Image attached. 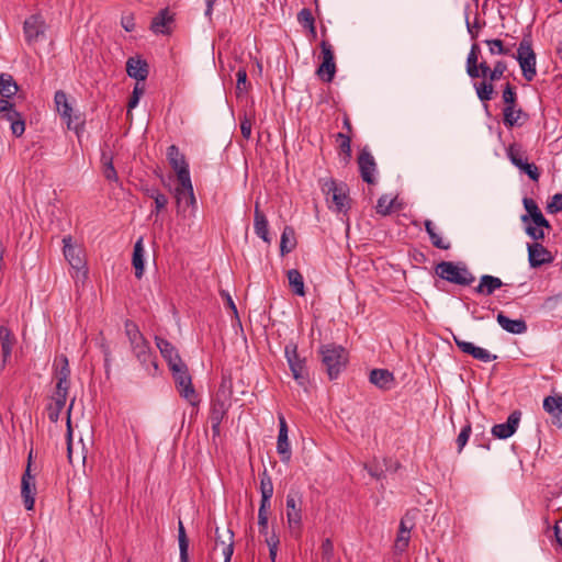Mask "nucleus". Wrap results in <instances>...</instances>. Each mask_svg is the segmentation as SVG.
<instances>
[{"instance_id":"1","label":"nucleus","mask_w":562,"mask_h":562,"mask_svg":"<svg viewBox=\"0 0 562 562\" xmlns=\"http://www.w3.org/2000/svg\"><path fill=\"white\" fill-rule=\"evenodd\" d=\"M481 49L477 44H473L467 57V74L470 78L476 79L483 77L488 79L474 83L476 95L482 102L492 100L494 94L493 81L499 80L507 70V64L504 60L495 63L491 69L486 61L479 63Z\"/></svg>"},{"instance_id":"2","label":"nucleus","mask_w":562,"mask_h":562,"mask_svg":"<svg viewBox=\"0 0 562 562\" xmlns=\"http://www.w3.org/2000/svg\"><path fill=\"white\" fill-rule=\"evenodd\" d=\"M322 363L330 380L337 379L348 362L347 350L335 344L323 345L319 348Z\"/></svg>"},{"instance_id":"3","label":"nucleus","mask_w":562,"mask_h":562,"mask_svg":"<svg viewBox=\"0 0 562 562\" xmlns=\"http://www.w3.org/2000/svg\"><path fill=\"white\" fill-rule=\"evenodd\" d=\"M435 273L450 283L467 286L474 282L475 277L463 262L441 261L436 265Z\"/></svg>"},{"instance_id":"4","label":"nucleus","mask_w":562,"mask_h":562,"mask_svg":"<svg viewBox=\"0 0 562 562\" xmlns=\"http://www.w3.org/2000/svg\"><path fill=\"white\" fill-rule=\"evenodd\" d=\"M284 355L294 380L306 390L310 383V374L306 368V359L299 356L296 344H288L284 348Z\"/></svg>"},{"instance_id":"5","label":"nucleus","mask_w":562,"mask_h":562,"mask_svg":"<svg viewBox=\"0 0 562 562\" xmlns=\"http://www.w3.org/2000/svg\"><path fill=\"white\" fill-rule=\"evenodd\" d=\"M322 191L327 202H331L337 212L347 210L349 205L348 188L346 183H337L334 179L322 180Z\"/></svg>"},{"instance_id":"6","label":"nucleus","mask_w":562,"mask_h":562,"mask_svg":"<svg viewBox=\"0 0 562 562\" xmlns=\"http://www.w3.org/2000/svg\"><path fill=\"white\" fill-rule=\"evenodd\" d=\"M54 103L57 112L66 122L67 127L79 134L83 127L85 121L80 114H72V106L68 101L67 94L63 90L55 92Z\"/></svg>"},{"instance_id":"7","label":"nucleus","mask_w":562,"mask_h":562,"mask_svg":"<svg viewBox=\"0 0 562 562\" xmlns=\"http://www.w3.org/2000/svg\"><path fill=\"white\" fill-rule=\"evenodd\" d=\"M522 71V76L527 81L533 80L536 77V54L532 49L531 42L522 38L519 43L516 56Z\"/></svg>"},{"instance_id":"8","label":"nucleus","mask_w":562,"mask_h":562,"mask_svg":"<svg viewBox=\"0 0 562 562\" xmlns=\"http://www.w3.org/2000/svg\"><path fill=\"white\" fill-rule=\"evenodd\" d=\"M175 379L177 389L180 395L186 398L190 404L195 405L198 403V395L192 385V379L188 371L186 363L180 364L170 370Z\"/></svg>"},{"instance_id":"9","label":"nucleus","mask_w":562,"mask_h":562,"mask_svg":"<svg viewBox=\"0 0 562 562\" xmlns=\"http://www.w3.org/2000/svg\"><path fill=\"white\" fill-rule=\"evenodd\" d=\"M47 25L41 14L29 16L23 23V33L29 45H33L45 36Z\"/></svg>"},{"instance_id":"10","label":"nucleus","mask_w":562,"mask_h":562,"mask_svg":"<svg viewBox=\"0 0 562 562\" xmlns=\"http://www.w3.org/2000/svg\"><path fill=\"white\" fill-rule=\"evenodd\" d=\"M167 158L177 173L178 181L186 182L187 178H190V171L184 155L180 153L176 145H170L167 148Z\"/></svg>"},{"instance_id":"11","label":"nucleus","mask_w":562,"mask_h":562,"mask_svg":"<svg viewBox=\"0 0 562 562\" xmlns=\"http://www.w3.org/2000/svg\"><path fill=\"white\" fill-rule=\"evenodd\" d=\"M286 520L290 528H299L302 524V497L299 493L286 495Z\"/></svg>"},{"instance_id":"12","label":"nucleus","mask_w":562,"mask_h":562,"mask_svg":"<svg viewBox=\"0 0 562 562\" xmlns=\"http://www.w3.org/2000/svg\"><path fill=\"white\" fill-rule=\"evenodd\" d=\"M63 252L65 259L68 261L71 268L76 269L77 271L83 269L86 267V262L82 257L81 247L72 244V238L70 235H67L63 238Z\"/></svg>"},{"instance_id":"13","label":"nucleus","mask_w":562,"mask_h":562,"mask_svg":"<svg viewBox=\"0 0 562 562\" xmlns=\"http://www.w3.org/2000/svg\"><path fill=\"white\" fill-rule=\"evenodd\" d=\"M521 412L514 411L509 414L507 422L503 424H497L492 427V435L498 439H507L512 437L520 423Z\"/></svg>"},{"instance_id":"14","label":"nucleus","mask_w":562,"mask_h":562,"mask_svg":"<svg viewBox=\"0 0 562 562\" xmlns=\"http://www.w3.org/2000/svg\"><path fill=\"white\" fill-rule=\"evenodd\" d=\"M55 378H56L55 390L69 392L70 368H69L68 358L65 355L58 356L55 360Z\"/></svg>"},{"instance_id":"15","label":"nucleus","mask_w":562,"mask_h":562,"mask_svg":"<svg viewBox=\"0 0 562 562\" xmlns=\"http://www.w3.org/2000/svg\"><path fill=\"white\" fill-rule=\"evenodd\" d=\"M35 492V476L29 473V468H26L21 480V496L27 510H32L34 508Z\"/></svg>"},{"instance_id":"16","label":"nucleus","mask_w":562,"mask_h":562,"mask_svg":"<svg viewBox=\"0 0 562 562\" xmlns=\"http://www.w3.org/2000/svg\"><path fill=\"white\" fill-rule=\"evenodd\" d=\"M155 341L162 358L167 361L170 370L184 363L180 358L176 347L167 339L157 336Z\"/></svg>"},{"instance_id":"17","label":"nucleus","mask_w":562,"mask_h":562,"mask_svg":"<svg viewBox=\"0 0 562 562\" xmlns=\"http://www.w3.org/2000/svg\"><path fill=\"white\" fill-rule=\"evenodd\" d=\"M453 340L462 352L471 355L474 359L482 362H491L497 358L495 355H491L488 350L476 347L472 342L462 340L457 336H453Z\"/></svg>"},{"instance_id":"18","label":"nucleus","mask_w":562,"mask_h":562,"mask_svg":"<svg viewBox=\"0 0 562 562\" xmlns=\"http://www.w3.org/2000/svg\"><path fill=\"white\" fill-rule=\"evenodd\" d=\"M229 393L218 391L212 402L210 422H223L229 407Z\"/></svg>"},{"instance_id":"19","label":"nucleus","mask_w":562,"mask_h":562,"mask_svg":"<svg viewBox=\"0 0 562 562\" xmlns=\"http://www.w3.org/2000/svg\"><path fill=\"white\" fill-rule=\"evenodd\" d=\"M358 165L362 180L369 184H373L375 181L374 172L376 164L373 156L367 149H363L359 154Z\"/></svg>"},{"instance_id":"20","label":"nucleus","mask_w":562,"mask_h":562,"mask_svg":"<svg viewBox=\"0 0 562 562\" xmlns=\"http://www.w3.org/2000/svg\"><path fill=\"white\" fill-rule=\"evenodd\" d=\"M279 435L277 441V451L281 456L282 462H289L291 459V448L288 437V425L283 415H279Z\"/></svg>"},{"instance_id":"21","label":"nucleus","mask_w":562,"mask_h":562,"mask_svg":"<svg viewBox=\"0 0 562 562\" xmlns=\"http://www.w3.org/2000/svg\"><path fill=\"white\" fill-rule=\"evenodd\" d=\"M131 349L136 359L143 364H151L155 370H157V362L153 359V352L149 347L148 341L145 337L140 338L139 341H135L131 344Z\"/></svg>"},{"instance_id":"22","label":"nucleus","mask_w":562,"mask_h":562,"mask_svg":"<svg viewBox=\"0 0 562 562\" xmlns=\"http://www.w3.org/2000/svg\"><path fill=\"white\" fill-rule=\"evenodd\" d=\"M176 202L179 207L195 205V196L191 178H187L186 182H179V187L175 190Z\"/></svg>"},{"instance_id":"23","label":"nucleus","mask_w":562,"mask_h":562,"mask_svg":"<svg viewBox=\"0 0 562 562\" xmlns=\"http://www.w3.org/2000/svg\"><path fill=\"white\" fill-rule=\"evenodd\" d=\"M528 259L532 268L540 267L552 261L550 251L539 243L528 245Z\"/></svg>"},{"instance_id":"24","label":"nucleus","mask_w":562,"mask_h":562,"mask_svg":"<svg viewBox=\"0 0 562 562\" xmlns=\"http://www.w3.org/2000/svg\"><path fill=\"white\" fill-rule=\"evenodd\" d=\"M67 397V391L55 390L52 394L50 403L47 406V415L52 423L58 422L60 413L66 405Z\"/></svg>"},{"instance_id":"25","label":"nucleus","mask_w":562,"mask_h":562,"mask_svg":"<svg viewBox=\"0 0 562 562\" xmlns=\"http://www.w3.org/2000/svg\"><path fill=\"white\" fill-rule=\"evenodd\" d=\"M126 72L138 82L145 81L149 72L148 64L140 57H130L126 61Z\"/></svg>"},{"instance_id":"26","label":"nucleus","mask_w":562,"mask_h":562,"mask_svg":"<svg viewBox=\"0 0 562 562\" xmlns=\"http://www.w3.org/2000/svg\"><path fill=\"white\" fill-rule=\"evenodd\" d=\"M269 223L265 213L260 210L259 203L256 202L254 211V229L258 237L265 243L270 244L271 239L269 236Z\"/></svg>"},{"instance_id":"27","label":"nucleus","mask_w":562,"mask_h":562,"mask_svg":"<svg viewBox=\"0 0 562 562\" xmlns=\"http://www.w3.org/2000/svg\"><path fill=\"white\" fill-rule=\"evenodd\" d=\"M528 120V114L525 113L520 108L505 106L503 109V122L505 126L512 128L514 126H521Z\"/></svg>"},{"instance_id":"28","label":"nucleus","mask_w":562,"mask_h":562,"mask_svg":"<svg viewBox=\"0 0 562 562\" xmlns=\"http://www.w3.org/2000/svg\"><path fill=\"white\" fill-rule=\"evenodd\" d=\"M496 319L499 326L507 333L520 335L527 331L528 327L522 318L510 319L504 313L501 312L497 314Z\"/></svg>"},{"instance_id":"29","label":"nucleus","mask_w":562,"mask_h":562,"mask_svg":"<svg viewBox=\"0 0 562 562\" xmlns=\"http://www.w3.org/2000/svg\"><path fill=\"white\" fill-rule=\"evenodd\" d=\"M503 286L499 278L490 274H484L480 279V283L474 288V292L482 295H492L495 290Z\"/></svg>"},{"instance_id":"30","label":"nucleus","mask_w":562,"mask_h":562,"mask_svg":"<svg viewBox=\"0 0 562 562\" xmlns=\"http://www.w3.org/2000/svg\"><path fill=\"white\" fill-rule=\"evenodd\" d=\"M369 380L380 389L389 390L394 382L393 373L386 369H373L370 372Z\"/></svg>"},{"instance_id":"31","label":"nucleus","mask_w":562,"mask_h":562,"mask_svg":"<svg viewBox=\"0 0 562 562\" xmlns=\"http://www.w3.org/2000/svg\"><path fill=\"white\" fill-rule=\"evenodd\" d=\"M260 493L261 502L259 507L270 508V499L273 495V483L266 469L260 474Z\"/></svg>"},{"instance_id":"32","label":"nucleus","mask_w":562,"mask_h":562,"mask_svg":"<svg viewBox=\"0 0 562 562\" xmlns=\"http://www.w3.org/2000/svg\"><path fill=\"white\" fill-rule=\"evenodd\" d=\"M425 229L434 247L442 250H448L451 248V243L445 239L441 234L437 232L435 224L430 220L425 221Z\"/></svg>"},{"instance_id":"33","label":"nucleus","mask_w":562,"mask_h":562,"mask_svg":"<svg viewBox=\"0 0 562 562\" xmlns=\"http://www.w3.org/2000/svg\"><path fill=\"white\" fill-rule=\"evenodd\" d=\"M144 255L145 249L143 245V237L138 238V240L134 245L132 265L135 269V277L140 279L144 274Z\"/></svg>"},{"instance_id":"34","label":"nucleus","mask_w":562,"mask_h":562,"mask_svg":"<svg viewBox=\"0 0 562 562\" xmlns=\"http://www.w3.org/2000/svg\"><path fill=\"white\" fill-rule=\"evenodd\" d=\"M16 339L11 331V329L5 326H0V344H1V352L3 358H10L12 348L15 344Z\"/></svg>"},{"instance_id":"35","label":"nucleus","mask_w":562,"mask_h":562,"mask_svg":"<svg viewBox=\"0 0 562 562\" xmlns=\"http://www.w3.org/2000/svg\"><path fill=\"white\" fill-rule=\"evenodd\" d=\"M19 87L9 74L0 75V94L2 98L11 99L18 92Z\"/></svg>"},{"instance_id":"36","label":"nucleus","mask_w":562,"mask_h":562,"mask_svg":"<svg viewBox=\"0 0 562 562\" xmlns=\"http://www.w3.org/2000/svg\"><path fill=\"white\" fill-rule=\"evenodd\" d=\"M286 277L289 280V284L292 289V292L299 296L305 295V288H304V279L302 273L296 269H290L286 272Z\"/></svg>"},{"instance_id":"37","label":"nucleus","mask_w":562,"mask_h":562,"mask_svg":"<svg viewBox=\"0 0 562 562\" xmlns=\"http://www.w3.org/2000/svg\"><path fill=\"white\" fill-rule=\"evenodd\" d=\"M295 239H294V229L290 226H286L282 234L280 240V251L281 255H285L291 252L295 248Z\"/></svg>"},{"instance_id":"38","label":"nucleus","mask_w":562,"mask_h":562,"mask_svg":"<svg viewBox=\"0 0 562 562\" xmlns=\"http://www.w3.org/2000/svg\"><path fill=\"white\" fill-rule=\"evenodd\" d=\"M172 21V16L169 14L167 9L161 10L158 15H156L150 24V29L155 33L165 34L167 31L164 30Z\"/></svg>"},{"instance_id":"39","label":"nucleus","mask_w":562,"mask_h":562,"mask_svg":"<svg viewBox=\"0 0 562 562\" xmlns=\"http://www.w3.org/2000/svg\"><path fill=\"white\" fill-rule=\"evenodd\" d=\"M336 74L335 60H323L316 70V75L325 82H331Z\"/></svg>"},{"instance_id":"40","label":"nucleus","mask_w":562,"mask_h":562,"mask_svg":"<svg viewBox=\"0 0 562 562\" xmlns=\"http://www.w3.org/2000/svg\"><path fill=\"white\" fill-rule=\"evenodd\" d=\"M8 122L11 123V132L14 136L20 137L23 135L25 131V122L18 111H11V114H8V117L5 119Z\"/></svg>"},{"instance_id":"41","label":"nucleus","mask_w":562,"mask_h":562,"mask_svg":"<svg viewBox=\"0 0 562 562\" xmlns=\"http://www.w3.org/2000/svg\"><path fill=\"white\" fill-rule=\"evenodd\" d=\"M178 541L180 551V562H189V539L187 537L182 521H179Z\"/></svg>"},{"instance_id":"42","label":"nucleus","mask_w":562,"mask_h":562,"mask_svg":"<svg viewBox=\"0 0 562 562\" xmlns=\"http://www.w3.org/2000/svg\"><path fill=\"white\" fill-rule=\"evenodd\" d=\"M543 408L552 415H562V395L547 396L543 401Z\"/></svg>"},{"instance_id":"43","label":"nucleus","mask_w":562,"mask_h":562,"mask_svg":"<svg viewBox=\"0 0 562 562\" xmlns=\"http://www.w3.org/2000/svg\"><path fill=\"white\" fill-rule=\"evenodd\" d=\"M507 158L510 160V162L517 167L519 166L524 160V150L520 145L514 143L510 144L506 149Z\"/></svg>"},{"instance_id":"44","label":"nucleus","mask_w":562,"mask_h":562,"mask_svg":"<svg viewBox=\"0 0 562 562\" xmlns=\"http://www.w3.org/2000/svg\"><path fill=\"white\" fill-rule=\"evenodd\" d=\"M322 562H338L339 559L335 554L333 541L327 538L323 541L322 547Z\"/></svg>"},{"instance_id":"45","label":"nucleus","mask_w":562,"mask_h":562,"mask_svg":"<svg viewBox=\"0 0 562 562\" xmlns=\"http://www.w3.org/2000/svg\"><path fill=\"white\" fill-rule=\"evenodd\" d=\"M125 334L128 338L130 345L132 342H135L136 340L139 341L140 338H143V334L140 333L138 326L131 319H126L124 324Z\"/></svg>"},{"instance_id":"46","label":"nucleus","mask_w":562,"mask_h":562,"mask_svg":"<svg viewBox=\"0 0 562 562\" xmlns=\"http://www.w3.org/2000/svg\"><path fill=\"white\" fill-rule=\"evenodd\" d=\"M265 541L269 548V557L271 559V562H276L278 548L280 543L278 535L274 531H272L271 533L268 532V535L265 536Z\"/></svg>"},{"instance_id":"47","label":"nucleus","mask_w":562,"mask_h":562,"mask_svg":"<svg viewBox=\"0 0 562 562\" xmlns=\"http://www.w3.org/2000/svg\"><path fill=\"white\" fill-rule=\"evenodd\" d=\"M340 150L345 154V161L348 162L351 157V136L345 133L337 134Z\"/></svg>"},{"instance_id":"48","label":"nucleus","mask_w":562,"mask_h":562,"mask_svg":"<svg viewBox=\"0 0 562 562\" xmlns=\"http://www.w3.org/2000/svg\"><path fill=\"white\" fill-rule=\"evenodd\" d=\"M103 160V176L109 181H117V173L112 162V157H106L105 154L102 155Z\"/></svg>"},{"instance_id":"49","label":"nucleus","mask_w":562,"mask_h":562,"mask_svg":"<svg viewBox=\"0 0 562 562\" xmlns=\"http://www.w3.org/2000/svg\"><path fill=\"white\" fill-rule=\"evenodd\" d=\"M503 101L505 106H516L517 105V93L514 86L507 83L503 90Z\"/></svg>"},{"instance_id":"50","label":"nucleus","mask_w":562,"mask_h":562,"mask_svg":"<svg viewBox=\"0 0 562 562\" xmlns=\"http://www.w3.org/2000/svg\"><path fill=\"white\" fill-rule=\"evenodd\" d=\"M234 533L231 530H227V539L228 542L222 541L221 548H222V554L224 557V562H231L233 552H234V541H233Z\"/></svg>"},{"instance_id":"51","label":"nucleus","mask_w":562,"mask_h":562,"mask_svg":"<svg viewBox=\"0 0 562 562\" xmlns=\"http://www.w3.org/2000/svg\"><path fill=\"white\" fill-rule=\"evenodd\" d=\"M520 171L525 172L531 180L538 181L540 172L535 164H529L526 159L517 166Z\"/></svg>"},{"instance_id":"52","label":"nucleus","mask_w":562,"mask_h":562,"mask_svg":"<svg viewBox=\"0 0 562 562\" xmlns=\"http://www.w3.org/2000/svg\"><path fill=\"white\" fill-rule=\"evenodd\" d=\"M485 43L488 45L490 53L492 55H508L509 49L506 48L503 42L498 38L495 40H486Z\"/></svg>"},{"instance_id":"53","label":"nucleus","mask_w":562,"mask_h":562,"mask_svg":"<svg viewBox=\"0 0 562 562\" xmlns=\"http://www.w3.org/2000/svg\"><path fill=\"white\" fill-rule=\"evenodd\" d=\"M297 21L302 26L306 29H313V24L315 23V19L312 14V11L307 8H303L297 13Z\"/></svg>"},{"instance_id":"54","label":"nucleus","mask_w":562,"mask_h":562,"mask_svg":"<svg viewBox=\"0 0 562 562\" xmlns=\"http://www.w3.org/2000/svg\"><path fill=\"white\" fill-rule=\"evenodd\" d=\"M268 514L269 508L259 507L258 510V526H259V533L262 536L268 535Z\"/></svg>"},{"instance_id":"55","label":"nucleus","mask_w":562,"mask_h":562,"mask_svg":"<svg viewBox=\"0 0 562 562\" xmlns=\"http://www.w3.org/2000/svg\"><path fill=\"white\" fill-rule=\"evenodd\" d=\"M417 510L414 509V510H411V512H407L403 518L401 519L400 521V529L403 530L404 532L406 531H411L414 526H415V515H416Z\"/></svg>"},{"instance_id":"56","label":"nucleus","mask_w":562,"mask_h":562,"mask_svg":"<svg viewBox=\"0 0 562 562\" xmlns=\"http://www.w3.org/2000/svg\"><path fill=\"white\" fill-rule=\"evenodd\" d=\"M393 205V199L387 195H382L379 198L376 203V212L382 215H386L390 213Z\"/></svg>"},{"instance_id":"57","label":"nucleus","mask_w":562,"mask_h":562,"mask_svg":"<svg viewBox=\"0 0 562 562\" xmlns=\"http://www.w3.org/2000/svg\"><path fill=\"white\" fill-rule=\"evenodd\" d=\"M145 92V87L144 85H139V82H137L133 89V92H132V95L128 100V110H132L134 108L137 106L138 102H139V99L140 97L144 94Z\"/></svg>"},{"instance_id":"58","label":"nucleus","mask_w":562,"mask_h":562,"mask_svg":"<svg viewBox=\"0 0 562 562\" xmlns=\"http://www.w3.org/2000/svg\"><path fill=\"white\" fill-rule=\"evenodd\" d=\"M411 538V531L404 532L403 530H398L396 540H395V549L400 552H403L406 550L409 543Z\"/></svg>"},{"instance_id":"59","label":"nucleus","mask_w":562,"mask_h":562,"mask_svg":"<svg viewBox=\"0 0 562 562\" xmlns=\"http://www.w3.org/2000/svg\"><path fill=\"white\" fill-rule=\"evenodd\" d=\"M522 203L528 214L522 215L521 221L524 223H527L535 213L540 211V209L538 207L537 203L530 198H525Z\"/></svg>"},{"instance_id":"60","label":"nucleus","mask_w":562,"mask_h":562,"mask_svg":"<svg viewBox=\"0 0 562 562\" xmlns=\"http://www.w3.org/2000/svg\"><path fill=\"white\" fill-rule=\"evenodd\" d=\"M471 435V424L468 423L460 431L457 438L458 451L461 452L464 446L467 445L469 437Z\"/></svg>"},{"instance_id":"61","label":"nucleus","mask_w":562,"mask_h":562,"mask_svg":"<svg viewBox=\"0 0 562 562\" xmlns=\"http://www.w3.org/2000/svg\"><path fill=\"white\" fill-rule=\"evenodd\" d=\"M547 211L551 214L562 212V193H555L547 205Z\"/></svg>"},{"instance_id":"62","label":"nucleus","mask_w":562,"mask_h":562,"mask_svg":"<svg viewBox=\"0 0 562 562\" xmlns=\"http://www.w3.org/2000/svg\"><path fill=\"white\" fill-rule=\"evenodd\" d=\"M155 210L151 211L150 216L158 215L161 211H164L168 204V198L162 193L160 195L155 196L154 200Z\"/></svg>"},{"instance_id":"63","label":"nucleus","mask_w":562,"mask_h":562,"mask_svg":"<svg viewBox=\"0 0 562 562\" xmlns=\"http://www.w3.org/2000/svg\"><path fill=\"white\" fill-rule=\"evenodd\" d=\"M11 111H16L14 104L5 98L0 99V117L5 120L8 114H11Z\"/></svg>"},{"instance_id":"64","label":"nucleus","mask_w":562,"mask_h":562,"mask_svg":"<svg viewBox=\"0 0 562 562\" xmlns=\"http://www.w3.org/2000/svg\"><path fill=\"white\" fill-rule=\"evenodd\" d=\"M321 50L323 60H335L333 47L327 41L321 42Z\"/></svg>"}]
</instances>
